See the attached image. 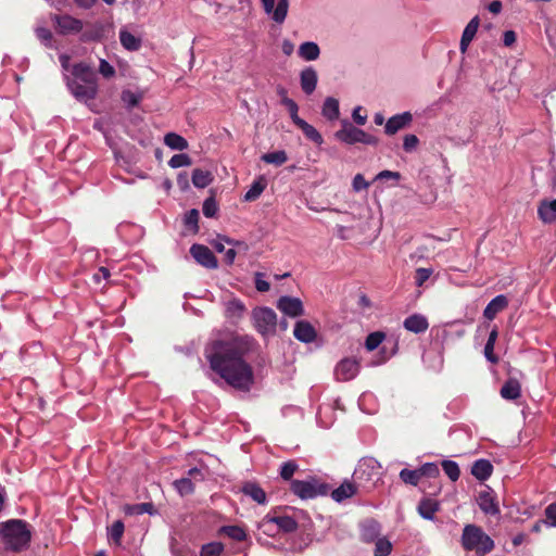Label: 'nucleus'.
I'll return each instance as SVG.
<instances>
[{"instance_id":"obj_1","label":"nucleus","mask_w":556,"mask_h":556,"mask_svg":"<svg viewBox=\"0 0 556 556\" xmlns=\"http://www.w3.org/2000/svg\"><path fill=\"white\" fill-rule=\"evenodd\" d=\"M211 368L231 387L249 391L253 384L252 368L242 359L243 349L237 339L216 340L205 350Z\"/></svg>"},{"instance_id":"obj_2","label":"nucleus","mask_w":556,"mask_h":556,"mask_svg":"<svg viewBox=\"0 0 556 556\" xmlns=\"http://www.w3.org/2000/svg\"><path fill=\"white\" fill-rule=\"evenodd\" d=\"M0 536L7 549L21 552L28 547L31 532L25 521L11 519L0 523Z\"/></svg>"},{"instance_id":"obj_3","label":"nucleus","mask_w":556,"mask_h":556,"mask_svg":"<svg viewBox=\"0 0 556 556\" xmlns=\"http://www.w3.org/2000/svg\"><path fill=\"white\" fill-rule=\"evenodd\" d=\"M462 545L473 551L475 556H485L494 548V541L478 526L466 525L462 534Z\"/></svg>"},{"instance_id":"obj_4","label":"nucleus","mask_w":556,"mask_h":556,"mask_svg":"<svg viewBox=\"0 0 556 556\" xmlns=\"http://www.w3.org/2000/svg\"><path fill=\"white\" fill-rule=\"evenodd\" d=\"M334 137L346 144H354L357 142L369 146L378 144V139L375 136L353 126L349 121L342 122V128L334 134Z\"/></svg>"},{"instance_id":"obj_5","label":"nucleus","mask_w":556,"mask_h":556,"mask_svg":"<svg viewBox=\"0 0 556 556\" xmlns=\"http://www.w3.org/2000/svg\"><path fill=\"white\" fill-rule=\"evenodd\" d=\"M382 476V467L375 458L367 457L361 459L354 471V478L359 481L375 485Z\"/></svg>"},{"instance_id":"obj_6","label":"nucleus","mask_w":556,"mask_h":556,"mask_svg":"<svg viewBox=\"0 0 556 556\" xmlns=\"http://www.w3.org/2000/svg\"><path fill=\"white\" fill-rule=\"evenodd\" d=\"M253 323L257 331L263 336L274 334L277 327V315L268 307L255 308L252 313Z\"/></svg>"},{"instance_id":"obj_7","label":"nucleus","mask_w":556,"mask_h":556,"mask_svg":"<svg viewBox=\"0 0 556 556\" xmlns=\"http://www.w3.org/2000/svg\"><path fill=\"white\" fill-rule=\"evenodd\" d=\"M292 492L302 500L314 498L318 495H325L328 492L326 484L318 483L316 479L293 480L291 482Z\"/></svg>"},{"instance_id":"obj_8","label":"nucleus","mask_w":556,"mask_h":556,"mask_svg":"<svg viewBox=\"0 0 556 556\" xmlns=\"http://www.w3.org/2000/svg\"><path fill=\"white\" fill-rule=\"evenodd\" d=\"M67 86L73 96L79 101H89L96 98L98 91L97 84L83 83L77 79H71Z\"/></svg>"},{"instance_id":"obj_9","label":"nucleus","mask_w":556,"mask_h":556,"mask_svg":"<svg viewBox=\"0 0 556 556\" xmlns=\"http://www.w3.org/2000/svg\"><path fill=\"white\" fill-rule=\"evenodd\" d=\"M190 254L201 266L215 269L218 266L217 258L214 253L203 244H193L190 248Z\"/></svg>"},{"instance_id":"obj_10","label":"nucleus","mask_w":556,"mask_h":556,"mask_svg":"<svg viewBox=\"0 0 556 556\" xmlns=\"http://www.w3.org/2000/svg\"><path fill=\"white\" fill-rule=\"evenodd\" d=\"M262 4L264 11L270 14L276 23L281 24L285 22L289 9V0H278L277 5H275V0H262Z\"/></svg>"},{"instance_id":"obj_11","label":"nucleus","mask_w":556,"mask_h":556,"mask_svg":"<svg viewBox=\"0 0 556 556\" xmlns=\"http://www.w3.org/2000/svg\"><path fill=\"white\" fill-rule=\"evenodd\" d=\"M359 371V364L354 358H344L338 363L334 375L340 381H349L356 377Z\"/></svg>"},{"instance_id":"obj_12","label":"nucleus","mask_w":556,"mask_h":556,"mask_svg":"<svg viewBox=\"0 0 556 556\" xmlns=\"http://www.w3.org/2000/svg\"><path fill=\"white\" fill-rule=\"evenodd\" d=\"M413 122V115L404 112L390 117L384 125V131L389 136L395 135L397 131L408 127Z\"/></svg>"},{"instance_id":"obj_13","label":"nucleus","mask_w":556,"mask_h":556,"mask_svg":"<svg viewBox=\"0 0 556 556\" xmlns=\"http://www.w3.org/2000/svg\"><path fill=\"white\" fill-rule=\"evenodd\" d=\"M277 307L290 317H299L304 314L301 300L293 296H281L278 300Z\"/></svg>"},{"instance_id":"obj_14","label":"nucleus","mask_w":556,"mask_h":556,"mask_svg":"<svg viewBox=\"0 0 556 556\" xmlns=\"http://www.w3.org/2000/svg\"><path fill=\"white\" fill-rule=\"evenodd\" d=\"M479 24H480L479 17L475 16L466 25V27L463 31L462 38H460V43H459V49H460L462 53H465L467 51L470 42L472 41V39L475 38V36L477 34Z\"/></svg>"},{"instance_id":"obj_15","label":"nucleus","mask_w":556,"mask_h":556,"mask_svg":"<svg viewBox=\"0 0 556 556\" xmlns=\"http://www.w3.org/2000/svg\"><path fill=\"white\" fill-rule=\"evenodd\" d=\"M293 334L299 341L305 343L313 342L316 338V331L314 327L305 320H300L295 324Z\"/></svg>"},{"instance_id":"obj_16","label":"nucleus","mask_w":556,"mask_h":556,"mask_svg":"<svg viewBox=\"0 0 556 556\" xmlns=\"http://www.w3.org/2000/svg\"><path fill=\"white\" fill-rule=\"evenodd\" d=\"M318 80L317 72L313 67H306L301 72V88L306 94L313 93Z\"/></svg>"},{"instance_id":"obj_17","label":"nucleus","mask_w":556,"mask_h":556,"mask_svg":"<svg viewBox=\"0 0 556 556\" xmlns=\"http://www.w3.org/2000/svg\"><path fill=\"white\" fill-rule=\"evenodd\" d=\"M56 25L61 33H78L83 29V22L70 15H62L55 17Z\"/></svg>"},{"instance_id":"obj_18","label":"nucleus","mask_w":556,"mask_h":556,"mask_svg":"<svg viewBox=\"0 0 556 556\" xmlns=\"http://www.w3.org/2000/svg\"><path fill=\"white\" fill-rule=\"evenodd\" d=\"M73 79L83 83L97 84V76L91 67L85 63L75 64L72 68Z\"/></svg>"},{"instance_id":"obj_19","label":"nucleus","mask_w":556,"mask_h":556,"mask_svg":"<svg viewBox=\"0 0 556 556\" xmlns=\"http://www.w3.org/2000/svg\"><path fill=\"white\" fill-rule=\"evenodd\" d=\"M538 214L543 223H554L556 220V199L541 201L538 207Z\"/></svg>"},{"instance_id":"obj_20","label":"nucleus","mask_w":556,"mask_h":556,"mask_svg":"<svg viewBox=\"0 0 556 556\" xmlns=\"http://www.w3.org/2000/svg\"><path fill=\"white\" fill-rule=\"evenodd\" d=\"M508 305V300L505 295L503 294H500L497 296H495L488 305L486 307L484 308L483 311V316L489 319V320H492L495 318V316L502 312L503 309H505Z\"/></svg>"},{"instance_id":"obj_21","label":"nucleus","mask_w":556,"mask_h":556,"mask_svg":"<svg viewBox=\"0 0 556 556\" xmlns=\"http://www.w3.org/2000/svg\"><path fill=\"white\" fill-rule=\"evenodd\" d=\"M271 525H276L283 532H293L298 527L295 520L289 516L267 517L264 520V526L270 527Z\"/></svg>"},{"instance_id":"obj_22","label":"nucleus","mask_w":556,"mask_h":556,"mask_svg":"<svg viewBox=\"0 0 556 556\" xmlns=\"http://www.w3.org/2000/svg\"><path fill=\"white\" fill-rule=\"evenodd\" d=\"M428 327V320L422 315L414 314L404 320V328L414 333L425 332Z\"/></svg>"},{"instance_id":"obj_23","label":"nucleus","mask_w":556,"mask_h":556,"mask_svg":"<svg viewBox=\"0 0 556 556\" xmlns=\"http://www.w3.org/2000/svg\"><path fill=\"white\" fill-rule=\"evenodd\" d=\"M293 123L303 131L307 139L312 140L318 146H320L324 142V139L319 131L301 117L296 118Z\"/></svg>"},{"instance_id":"obj_24","label":"nucleus","mask_w":556,"mask_h":556,"mask_svg":"<svg viewBox=\"0 0 556 556\" xmlns=\"http://www.w3.org/2000/svg\"><path fill=\"white\" fill-rule=\"evenodd\" d=\"M478 504L480 509L485 514L496 515L500 513L494 496L490 492H481L478 497Z\"/></svg>"},{"instance_id":"obj_25","label":"nucleus","mask_w":556,"mask_h":556,"mask_svg":"<svg viewBox=\"0 0 556 556\" xmlns=\"http://www.w3.org/2000/svg\"><path fill=\"white\" fill-rule=\"evenodd\" d=\"M521 394V387L517 379H508L501 389V396L505 400H516Z\"/></svg>"},{"instance_id":"obj_26","label":"nucleus","mask_w":556,"mask_h":556,"mask_svg":"<svg viewBox=\"0 0 556 556\" xmlns=\"http://www.w3.org/2000/svg\"><path fill=\"white\" fill-rule=\"evenodd\" d=\"M267 187V180L264 176L257 177L250 189L244 194V201L252 202L255 201Z\"/></svg>"},{"instance_id":"obj_27","label":"nucleus","mask_w":556,"mask_h":556,"mask_svg":"<svg viewBox=\"0 0 556 556\" xmlns=\"http://www.w3.org/2000/svg\"><path fill=\"white\" fill-rule=\"evenodd\" d=\"M493 467L486 459H479L473 463L471 473L478 480H485L492 475Z\"/></svg>"},{"instance_id":"obj_28","label":"nucleus","mask_w":556,"mask_h":556,"mask_svg":"<svg viewBox=\"0 0 556 556\" xmlns=\"http://www.w3.org/2000/svg\"><path fill=\"white\" fill-rule=\"evenodd\" d=\"M321 114L329 121L338 119L340 115L339 101L332 97L326 98L323 104Z\"/></svg>"},{"instance_id":"obj_29","label":"nucleus","mask_w":556,"mask_h":556,"mask_svg":"<svg viewBox=\"0 0 556 556\" xmlns=\"http://www.w3.org/2000/svg\"><path fill=\"white\" fill-rule=\"evenodd\" d=\"M298 53L305 61H315L318 59L320 50L317 43L306 41L299 47Z\"/></svg>"},{"instance_id":"obj_30","label":"nucleus","mask_w":556,"mask_h":556,"mask_svg":"<svg viewBox=\"0 0 556 556\" xmlns=\"http://www.w3.org/2000/svg\"><path fill=\"white\" fill-rule=\"evenodd\" d=\"M242 492L250 496L253 501L258 504H265L266 502V493L265 491L253 482H248L242 486Z\"/></svg>"},{"instance_id":"obj_31","label":"nucleus","mask_w":556,"mask_h":556,"mask_svg":"<svg viewBox=\"0 0 556 556\" xmlns=\"http://www.w3.org/2000/svg\"><path fill=\"white\" fill-rule=\"evenodd\" d=\"M356 492V488L352 482L345 481L339 488L332 491L331 497L336 502H342L351 496H353Z\"/></svg>"},{"instance_id":"obj_32","label":"nucleus","mask_w":556,"mask_h":556,"mask_svg":"<svg viewBox=\"0 0 556 556\" xmlns=\"http://www.w3.org/2000/svg\"><path fill=\"white\" fill-rule=\"evenodd\" d=\"M362 540L365 542L375 541L379 536V525L374 520H368L362 525Z\"/></svg>"},{"instance_id":"obj_33","label":"nucleus","mask_w":556,"mask_h":556,"mask_svg":"<svg viewBox=\"0 0 556 556\" xmlns=\"http://www.w3.org/2000/svg\"><path fill=\"white\" fill-rule=\"evenodd\" d=\"M164 143L173 150H186L188 149V141L176 132H168L164 137Z\"/></svg>"},{"instance_id":"obj_34","label":"nucleus","mask_w":556,"mask_h":556,"mask_svg":"<svg viewBox=\"0 0 556 556\" xmlns=\"http://www.w3.org/2000/svg\"><path fill=\"white\" fill-rule=\"evenodd\" d=\"M438 509L439 503L431 498H424L418 506V511L425 519H432Z\"/></svg>"},{"instance_id":"obj_35","label":"nucleus","mask_w":556,"mask_h":556,"mask_svg":"<svg viewBox=\"0 0 556 556\" xmlns=\"http://www.w3.org/2000/svg\"><path fill=\"white\" fill-rule=\"evenodd\" d=\"M119 40L122 46L130 51H136L141 47V40L126 29L121 30Z\"/></svg>"},{"instance_id":"obj_36","label":"nucleus","mask_w":556,"mask_h":556,"mask_svg":"<svg viewBox=\"0 0 556 556\" xmlns=\"http://www.w3.org/2000/svg\"><path fill=\"white\" fill-rule=\"evenodd\" d=\"M212 180L213 176L208 170L195 168L192 173V184L197 188H205L212 182Z\"/></svg>"},{"instance_id":"obj_37","label":"nucleus","mask_w":556,"mask_h":556,"mask_svg":"<svg viewBox=\"0 0 556 556\" xmlns=\"http://www.w3.org/2000/svg\"><path fill=\"white\" fill-rule=\"evenodd\" d=\"M497 330L494 328L488 338V341L484 346V356L492 364H496L498 362V357L494 354V345L497 339Z\"/></svg>"},{"instance_id":"obj_38","label":"nucleus","mask_w":556,"mask_h":556,"mask_svg":"<svg viewBox=\"0 0 556 556\" xmlns=\"http://www.w3.org/2000/svg\"><path fill=\"white\" fill-rule=\"evenodd\" d=\"M277 93L281 97V103L287 106L292 122L300 116L298 115V104L287 96V90L283 87H278Z\"/></svg>"},{"instance_id":"obj_39","label":"nucleus","mask_w":556,"mask_h":556,"mask_svg":"<svg viewBox=\"0 0 556 556\" xmlns=\"http://www.w3.org/2000/svg\"><path fill=\"white\" fill-rule=\"evenodd\" d=\"M261 160L267 164H274L276 166H280L288 161V156L283 150H278V151L263 154L261 156Z\"/></svg>"},{"instance_id":"obj_40","label":"nucleus","mask_w":556,"mask_h":556,"mask_svg":"<svg viewBox=\"0 0 556 556\" xmlns=\"http://www.w3.org/2000/svg\"><path fill=\"white\" fill-rule=\"evenodd\" d=\"M174 486L182 496L191 494L194 490V484L191 481V478L188 477H182L181 479L174 481Z\"/></svg>"},{"instance_id":"obj_41","label":"nucleus","mask_w":556,"mask_h":556,"mask_svg":"<svg viewBox=\"0 0 556 556\" xmlns=\"http://www.w3.org/2000/svg\"><path fill=\"white\" fill-rule=\"evenodd\" d=\"M153 505L151 503H140L134 505H126L124 511L127 515H142V514H152Z\"/></svg>"},{"instance_id":"obj_42","label":"nucleus","mask_w":556,"mask_h":556,"mask_svg":"<svg viewBox=\"0 0 556 556\" xmlns=\"http://www.w3.org/2000/svg\"><path fill=\"white\" fill-rule=\"evenodd\" d=\"M400 478L404 483L417 485L420 480V472L417 470L402 469Z\"/></svg>"},{"instance_id":"obj_43","label":"nucleus","mask_w":556,"mask_h":556,"mask_svg":"<svg viewBox=\"0 0 556 556\" xmlns=\"http://www.w3.org/2000/svg\"><path fill=\"white\" fill-rule=\"evenodd\" d=\"M442 468L446 476L452 480L456 481L459 478L460 471L457 463L453 460H444L442 463Z\"/></svg>"},{"instance_id":"obj_44","label":"nucleus","mask_w":556,"mask_h":556,"mask_svg":"<svg viewBox=\"0 0 556 556\" xmlns=\"http://www.w3.org/2000/svg\"><path fill=\"white\" fill-rule=\"evenodd\" d=\"M383 339H384L383 332H380V331L372 332L366 338L365 346L368 351H374L381 344Z\"/></svg>"},{"instance_id":"obj_45","label":"nucleus","mask_w":556,"mask_h":556,"mask_svg":"<svg viewBox=\"0 0 556 556\" xmlns=\"http://www.w3.org/2000/svg\"><path fill=\"white\" fill-rule=\"evenodd\" d=\"M191 163L192 162H191L190 156L188 154H184V153L175 154L168 161V165L172 168H179V167H184V166H190Z\"/></svg>"},{"instance_id":"obj_46","label":"nucleus","mask_w":556,"mask_h":556,"mask_svg":"<svg viewBox=\"0 0 556 556\" xmlns=\"http://www.w3.org/2000/svg\"><path fill=\"white\" fill-rule=\"evenodd\" d=\"M223 531L225 532V534H227L229 538L236 541H243L247 536L245 531L238 526L224 527Z\"/></svg>"},{"instance_id":"obj_47","label":"nucleus","mask_w":556,"mask_h":556,"mask_svg":"<svg viewBox=\"0 0 556 556\" xmlns=\"http://www.w3.org/2000/svg\"><path fill=\"white\" fill-rule=\"evenodd\" d=\"M392 551L391 543L386 539H378L375 545L376 556H388Z\"/></svg>"},{"instance_id":"obj_48","label":"nucleus","mask_w":556,"mask_h":556,"mask_svg":"<svg viewBox=\"0 0 556 556\" xmlns=\"http://www.w3.org/2000/svg\"><path fill=\"white\" fill-rule=\"evenodd\" d=\"M203 214L206 217H214L218 211V205L213 197L205 199L203 203Z\"/></svg>"},{"instance_id":"obj_49","label":"nucleus","mask_w":556,"mask_h":556,"mask_svg":"<svg viewBox=\"0 0 556 556\" xmlns=\"http://www.w3.org/2000/svg\"><path fill=\"white\" fill-rule=\"evenodd\" d=\"M298 470V465L295 462L290 460L283 463L280 469V476L285 480H290L294 472Z\"/></svg>"},{"instance_id":"obj_50","label":"nucleus","mask_w":556,"mask_h":556,"mask_svg":"<svg viewBox=\"0 0 556 556\" xmlns=\"http://www.w3.org/2000/svg\"><path fill=\"white\" fill-rule=\"evenodd\" d=\"M198 222L199 211L195 208L190 210L185 216L186 226L191 227L193 231L197 232L199 230Z\"/></svg>"},{"instance_id":"obj_51","label":"nucleus","mask_w":556,"mask_h":556,"mask_svg":"<svg viewBox=\"0 0 556 556\" xmlns=\"http://www.w3.org/2000/svg\"><path fill=\"white\" fill-rule=\"evenodd\" d=\"M223 552L220 543H210L202 547L201 556H218Z\"/></svg>"},{"instance_id":"obj_52","label":"nucleus","mask_w":556,"mask_h":556,"mask_svg":"<svg viewBox=\"0 0 556 556\" xmlns=\"http://www.w3.org/2000/svg\"><path fill=\"white\" fill-rule=\"evenodd\" d=\"M418 471L420 472L421 477H438L440 473L439 467L433 463H427L424 466H421Z\"/></svg>"},{"instance_id":"obj_53","label":"nucleus","mask_w":556,"mask_h":556,"mask_svg":"<svg viewBox=\"0 0 556 556\" xmlns=\"http://www.w3.org/2000/svg\"><path fill=\"white\" fill-rule=\"evenodd\" d=\"M418 143L419 139L417 138V136L413 134L406 135L403 139V149L406 152H413L417 149Z\"/></svg>"},{"instance_id":"obj_54","label":"nucleus","mask_w":556,"mask_h":556,"mask_svg":"<svg viewBox=\"0 0 556 556\" xmlns=\"http://www.w3.org/2000/svg\"><path fill=\"white\" fill-rule=\"evenodd\" d=\"M140 96L134 93L130 90H125L122 93V100L124 103H126L129 108L136 106L140 101Z\"/></svg>"},{"instance_id":"obj_55","label":"nucleus","mask_w":556,"mask_h":556,"mask_svg":"<svg viewBox=\"0 0 556 556\" xmlns=\"http://www.w3.org/2000/svg\"><path fill=\"white\" fill-rule=\"evenodd\" d=\"M124 533V523L119 520L115 521L110 529V536L115 542H119Z\"/></svg>"},{"instance_id":"obj_56","label":"nucleus","mask_w":556,"mask_h":556,"mask_svg":"<svg viewBox=\"0 0 556 556\" xmlns=\"http://www.w3.org/2000/svg\"><path fill=\"white\" fill-rule=\"evenodd\" d=\"M432 273L433 270L431 268H417L415 277L416 285L419 287L422 286L429 279Z\"/></svg>"},{"instance_id":"obj_57","label":"nucleus","mask_w":556,"mask_h":556,"mask_svg":"<svg viewBox=\"0 0 556 556\" xmlns=\"http://www.w3.org/2000/svg\"><path fill=\"white\" fill-rule=\"evenodd\" d=\"M99 72L105 78H111L115 74L114 67L103 59L100 60Z\"/></svg>"},{"instance_id":"obj_58","label":"nucleus","mask_w":556,"mask_h":556,"mask_svg":"<svg viewBox=\"0 0 556 556\" xmlns=\"http://www.w3.org/2000/svg\"><path fill=\"white\" fill-rule=\"evenodd\" d=\"M255 288L260 292H266L270 288L269 282L263 279V274L261 273L255 275Z\"/></svg>"},{"instance_id":"obj_59","label":"nucleus","mask_w":556,"mask_h":556,"mask_svg":"<svg viewBox=\"0 0 556 556\" xmlns=\"http://www.w3.org/2000/svg\"><path fill=\"white\" fill-rule=\"evenodd\" d=\"M363 108L362 106H356L353 112H352V118L353 121L357 124V125H365L366 122H367V115L366 114H362Z\"/></svg>"},{"instance_id":"obj_60","label":"nucleus","mask_w":556,"mask_h":556,"mask_svg":"<svg viewBox=\"0 0 556 556\" xmlns=\"http://www.w3.org/2000/svg\"><path fill=\"white\" fill-rule=\"evenodd\" d=\"M367 188H368V182L365 180L364 176L361 174H357L353 178V189L358 192V191L367 189Z\"/></svg>"},{"instance_id":"obj_61","label":"nucleus","mask_w":556,"mask_h":556,"mask_svg":"<svg viewBox=\"0 0 556 556\" xmlns=\"http://www.w3.org/2000/svg\"><path fill=\"white\" fill-rule=\"evenodd\" d=\"M545 516L551 526H556V504L546 507Z\"/></svg>"},{"instance_id":"obj_62","label":"nucleus","mask_w":556,"mask_h":556,"mask_svg":"<svg viewBox=\"0 0 556 556\" xmlns=\"http://www.w3.org/2000/svg\"><path fill=\"white\" fill-rule=\"evenodd\" d=\"M188 478H191V481L193 482V484L195 482H199V481H202L204 480V473L201 469L199 468H191L189 471H188Z\"/></svg>"},{"instance_id":"obj_63","label":"nucleus","mask_w":556,"mask_h":556,"mask_svg":"<svg viewBox=\"0 0 556 556\" xmlns=\"http://www.w3.org/2000/svg\"><path fill=\"white\" fill-rule=\"evenodd\" d=\"M401 177L399 172L382 170L377 175V179H395L399 180Z\"/></svg>"},{"instance_id":"obj_64","label":"nucleus","mask_w":556,"mask_h":556,"mask_svg":"<svg viewBox=\"0 0 556 556\" xmlns=\"http://www.w3.org/2000/svg\"><path fill=\"white\" fill-rule=\"evenodd\" d=\"M516 41V33L514 30H506L503 35V42L506 47H510Z\"/></svg>"}]
</instances>
